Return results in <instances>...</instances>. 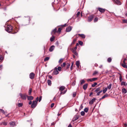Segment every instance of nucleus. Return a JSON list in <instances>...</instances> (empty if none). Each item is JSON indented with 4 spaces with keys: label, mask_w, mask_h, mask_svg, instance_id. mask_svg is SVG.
Here are the masks:
<instances>
[{
    "label": "nucleus",
    "mask_w": 127,
    "mask_h": 127,
    "mask_svg": "<svg viewBox=\"0 0 127 127\" xmlns=\"http://www.w3.org/2000/svg\"><path fill=\"white\" fill-rule=\"evenodd\" d=\"M88 84H85L83 86V88L84 90H85L87 89L88 87Z\"/></svg>",
    "instance_id": "16"
},
{
    "label": "nucleus",
    "mask_w": 127,
    "mask_h": 127,
    "mask_svg": "<svg viewBox=\"0 0 127 127\" xmlns=\"http://www.w3.org/2000/svg\"><path fill=\"white\" fill-rule=\"evenodd\" d=\"M72 52L73 53H74L75 55H76V56L78 55V54L77 53L76 51H74V50H72Z\"/></svg>",
    "instance_id": "30"
},
{
    "label": "nucleus",
    "mask_w": 127,
    "mask_h": 127,
    "mask_svg": "<svg viewBox=\"0 0 127 127\" xmlns=\"http://www.w3.org/2000/svg\"><path fill=\"white\" fill-rule=\"evenodd\" d=\"M38 100V97H37L36 99L35 100H33V101L31 105V107L32 108H34L36 106L37 101Z\"/></svg>",
    "instance_id": "2"
},
{
    "label": "nucleus",
    "mask_w": 127,
    "mask_h": 127,
    "mask_svg": "<svg viewBox=\"0 0 127 127\" xmlns=\"http://www.w3.org/2000/svg\"><path fill=\"white\" fill-rule=\"evenodd\" d=\"M32 92V88H30L29 89V91L28 92V95H31V92Z\"/></svg>",
    "instance_id": "22"
},
{
    "label": "nucleus",
    "mask_w": 127,
    "mask_h": 127,
    "mask_svg": "<svg viewBox=\"0 0 127 127\" xmlns=\"http://www.w3.org/2000/svg\"><path fill=\"white\" fill-rule=\"evenodd\" d=\"M35 75L34 74L33 72L31 73L30 75V78L32 79H33Z\"/></svg>",
    "instance_id": "11"
},
{
    "label": "nucleus",
    "mask_w": 127,
    "mask_h": 127,
    "mask_svg": "<svg viewBox=\"0 0 127 127\" xmlns=\"http://www.w3.org/2000/svg\"><path fill=\"white\" fill-rule=\"evenodd\" d=\"M121 85L126 86V82L123 81L121 83Z\"/></svg>",
    "instance_id": "41"
},
{
    "label": "nucleus",
    "mask_w": 127,
    "mask_h": 127,
    "mask_svg": "<svg viewBox=\"0 0 127 127\" xmlns=\"http://www.w3.org/2000/svg\"><path fill=\"white\" fill-rule=\"evenodd\" d=\"M64 59L61 58L60 59L59 61V63L60 64L62 63Z\"/></svg>",
    "instance_id": "32"
},
{
    "label": "nucleus",
    "mask_w": 127,
    "mask_h": 127,
    "mask_svg": "<svg viewBox=\"0 0 127 127\" xmlns=\"http://www.w3.org/2000/svg\"><path fill=\"white\" fill-rule=\"evenodd\" d=\"M122 91L123 94H125L127 93V90L125 88L122 89Z\"/></svg>",
    "instance_id": "17"
},
{
    "label": "nucleus",
    "mask_w": 127,
    "mask_h": 127,
    "mask_svg": "<svg viewBox=\"0 0 127 127\" xmlns=\"http://www.w3.org/2000/svg\"><path fill=\"white\" fill-rule=\"evenodd\" d=\"M5 30L6 31L9 33H10L12 34H14L16 33V32L14 31L13 30V29L12 27L10 25H8L5 26Z\"/></svg>",
    "instance_id": "1"
},
{
    "label": "nucleus",
    "mask_w": 127,
    "mask_h": 127,
    "mask_svg": "<svg viewBox=\"0 0 127 127\" xmlns=\"http://www.w3.org/2000/svg\"><path fill=\"white\" fill-rule=\"evenodd\" d=\"M123 23H127V20L124 19L123 20Z\"/></svg>",
    "instance_id": "54"
},
{
    "label": "nucleus",
    "mask_w": 127,
    "mask_h": 127,
    "mask_svg": "<svg viewBox=\"0 0 127 127\" xmlns=\"http://www.w3.org/2000/svg\"><path fill=\"white\" fill-rule=\"evenodd\" d=\"M109 96V95L107 94H105L101 98V99H104L106 97H108Z\"/></svg>",
    "instance_id": "20"
},
{
    "label": "nucleus",
    "mask_w": 127,
    "mask_h": 127,
    "mask_svg": "<svg viewBox=\"0 0 127 127\" xmlns=\"http://www.w3.org/2000/svg\"><path fill=\"white\" fill-rule=\"evenodd\" d=\"M88 108H85L84 109V112H87L88 111Z\"/></svg>",
    "instance_id": "36"
},
{
    "label": "nucleus",
    "mask_w": 127,
    "mask_h": 127,
    "mask_svg": "<svg viewBox=\"0 0 127 127\" xmlns=\"http://www.w3.org/2000/svg\"><path fill=\"white\" fill-rule=\"evenodd\" d=\"M55 39V37L52 36L50 38V40L52 42Z\"/></svg>",
    "instance_id": "24"
},
{
    "label": "nucleus",
    "mask_w": 127,
    "mask_h": 127,
    "mask_svg": "<svg viewBox=\"0 0 127 127\" xmlns=\"http://www.w3.org/2000/svg\"><path fill=\"white\" fill-rule=\"evenodd\" d=\"M107 61L109 63H110L112 61V59L111 57L108 58L107 60Z\"/></svg>",
    "instance_id": "33"
},
{
    "label": "nucleus",
    "mask_w": 127,
    "mask_h": 127,
    "mask_svg": "<svg viewBox=\"0 0 127 127\" xmlns=\"http://www.w3.org/2000/svg\"><path fill=\"white\" fill-rule=\"evenodd\" d=\"M67 25H66V24H65L64 25H61V26L62 27H60L59 28L58 31H57V32H60L61 31L62 29V28H64Z\"/></svg>",
    "instance_id": "4"
},
{
    "label": "nucleus",
    "mask_w": 127,
    "mask_h": 127,
    "mask_svg": "<svg viewBox=\"0 0 127 127\" xmlns=\"http://www.w3.org/2000/svg\"><path fill=\"white\" fill-rule=\"evenodd\" d=\"M79 44L81 45H82L83 44V43L81 41H79Z\"/></svg>",
    "instance_id": "49"
},
{
    "label": "nucleus",
    "mask_w": 127,
    "mask_h": 127,
    "mask_svg": "<svg viewBox=\"0 0 127 127\" xmlns=\"http://www.w3.org/2000/svg\"><path fill=\"white\" fill-rule=\"evenodd\" d=\"M54 105V103H52L51 105V108H52L53 107Z\"/></svg>",
    "instance_id": "60"
},
{
    "label": "nucleus",
    "mask_w": 127,
    "mask_h": 127,
    "mask_svg": "<svg viewBox=\"0 0 127 127\" xmlns=\"http://www.w3.org/2000/svg\"><path fill=\"white\" fill-rule=\"evenodd\" d=\"M70 63L67 64V67L66 68V69H67L69 68L70 66Z\"/></svg>",
    "instance_id": "44"
},
{
    "label": "nucleus",
    "mask_w": 127,
    "mask_h": 127,
    "mask_svg": "<svg viewBox=\"0 0 127 127\" xmlns=\"http://www.w3.org/2000/svg\"><path fill=\"white\" fill-rule=\"evenodd\" d=\"M57 29L56 28H55L53 30L51 33V34L53 35L55 34L56 32H57Z\"/></svg>",
    "instance_id": "12"
},
{
    "label": "nucleus",
    "mask_w": 127,
    "mask_h": 127,
    "mask_svg": "<svg viewBox=\"0 0 127 127\" xmlns=\"http://www.w3.org/2000/svg\"><path fill=\"white\" fill-rule=\"evenodd\" d=\"M94 16V15H90L88 18V21L89 22H90L92 21Z\"/></svg>",
    "instance_id": "5"
},
{
    "label": "nucleus",
    "mask_w": 127,
    "mask_h": 127,
    "mask_svg": "<svg viewBox=\"0 0 127 127\" xmlns=\"http://www.w3.org/2000/svg\"><path fill=\"white\" fill-rule=\"evenodd\" d=\"M95 100L96 99L95 98H94L93 99L91 100L89 102V104H93L94 102L95 101Z\"/></svg>",
    "instance_id": "14"
},
{
    "label": "nucleus",
    "mask_w": 127,
    "mask_h": 127,
    "mask_svg": "<svg viewBox=\"0 0 127 127\" xmlns=\"http://www.w3.org/2000/svg\"><path fill=\"white\" fill-rule=\"evenodd\" d=\"M76 95V92H74L73 93V97H75Z\"/></svg>",
    "instance_id": "51"
},
{
    "label": "nucleus",
    "mask_w": 127,
    "mask_h": 127,
    "mask_svg": "<svg viewBox=\"0 0 127 127\" xmlns=\"http://www.w3.org/2000/svg\"><path fill=\"white\" fill-rule=\"evenodd\" d=\"M98 20V18L97 17H96L94 19V22H96Z\"/></svg>",
    "instance_id": "45"
},
{
    "label": "nucleus",
    "mask_w": 127,
    "mask_h": 127,
    "mask_svg": "<svg viewBox=\"0 0 127 127\" xmlns=\"http://www.w3.org/2000/svg\"><path fill=\"white\" fill-rule=\"evenodd\" d=\"M3 58L2 55H0V62H1L3 60Z\"/></svg>",
    "instance_id": "40"
},
{
    "label": "nucleus",
    "mask_w": 127,
    "mask_h": 127,
    "mask_svg": "<svg viewBox=\"0 0 127 127\" xmlns=\"http://www.w3.org/2000/svg\"><path fill=\"white\" fill-rule=\"evenodd\" d=\"M98 73V72L96 71H95L93 74V75H94L97 74Z\"/></svg>",
    "instance_id": "48"
},
{
    "label": "nucleus",
    "mask_w": 127,
    "mask_h": 127,
    "mask_svg": "<svg viewBox=\"0 0 127 127\" xmlns=\"http://www.w3.org/2000/svg\"><path fill=\"white\" fill-rule=\"evenodd\" d=\"M55 46L54 45L51 46L50 48L49 51L50 52H52L54 49L55 48Z\"/></svg>",
    "instance_id": "13"
},
{
    "label": "nucleus",
    "mask_w": 127,
    "mask_h": 127,
    "mask_svg": "<svg viewBox=\"0 0 127 127\" xmlns=\"http://www.w3.org/2000/svg\"><path fill=\"white\" fill-rule=\"evenodd\" d=\"M100 89V88L98 87L97 88L95 91L94 92H97L99 91Z\"/></svg>",
    "instance_id": "28"
},
{
    "label": "nucleus",
    "mask_w": 127,
    "mask_h": 127,
    "mask_svg": "<svg viewBox=\"0 0 127 127\" xmlns=\"http://www.w3.org/2000/svg\"><path fill=\"white\" fill-rule=\"evenodd\" d=\"M80 14V12H78L76 15V16L78 17L79 16V15Z\"/></svg>",
    "instance_id": "58"
},
{
    "label": "nucleus",
    "mask_w": 127,
    "mask_h": 127,
    "mask_svg": "<svg viewBox=\"0 0 127 127\" xmlns=\"http://www.w3.org/2000/svg\"><path fill=\"white\" fill-rule=\"evenodd\" d=\"M47 83L48 85H50L51 84V81L50 80H47Z\"/></svg>",
    "instance_id": "31"
},
{
    "label": "nucleus",
    "mask_w": 127,
    "mask_h": 127,
    "mask_svg": "<svg viewBox=\"0 0 127 127\" xmlns=\"http://www.w3.org/2000/svg\"><path fill=\"white\" fill-rule=\"evenodd\" d=\"M68 127H72L71 124H70L68 125Z\"/></svg>",
    "instance_id": "64"
},
{
    "label": "nucleus",
    "mask_w": 127,
    "mask_h": 127,
    "mask_svg": "<svg viewBox=\"0 0 127 127\" xmlns=\"http://www.w3.org/2000/svg\"><path fill=\"white\" fill-rule=\"evenodd\" d=\"M92 79V82L93 81H95L97 79V78H94Z\"/></svg>",
    "instance_id": "43"
},
{
    "label": "nucleus",
    "mask_w": 127,
    "mask_h": 127,
    "mask_svg": "<svg viewBox=\"0 0 127 127\" xmlns=\"http://www.w3.org/2000/svg\"><path fill=\"white\" fill-rule=\"evenodd\" d=\"M23 105V104L22 103H20L18 104V106L19 107H21Z\"/></svg>",
    "instance_id": "39"
},
{
    "label": "nucleus",
    "mask_w": 127,
    "mask_h": 127,
    "mask_svg": "<svg viewBox=\"0 0 127 127\" xmlns=\"http://www.w3.org/2000/svg\"><path fill=\"white\" fill-rule=\"evenodd\" d=\"M85 82V81L84 80H82L80 81V85H82Z\"/></svg>",
    "instance_id": "27"
},
{
    "label": "nucleus",
    "mask_w": 127,
    "mask_h": 127,
    "mask_svg": "<svg viewBox=\"0 0 127 127\" xmlns=\"http://www.w3.org/2000/svg\"><path fill=\"white\" fill-rule=\"evenodd\" d=\"M3 125L6 126L7 125V123L5 122H4L3 123Z\"/></svg>",
    "instance_id": "61"
},
{
    "label": "nucleus",
    "mask_w": 127,
    "mask_h": 127,
    "mask_svg": "<svg viewBox=\"0 0 127 127\" xmlns=\"http://www.w3.org/2000/svg\"><path fill=\"white\" fill-rule=\"evenodd\" d=\"M0 112H2L3 113H5L4 111L1 109H0Z\"/></svg>",
    "instance_id": "59"
},
{
    "label": "nucleus",
    "mask_w": 127,
    "mask_h": 127,
    "mask_svg": "<svg viewBox=\"0 0 127 127\" xmlns=\"http://www.w3.org/2000/svg\"><path fill=\"white\" fill-rule=\"evenodd\" d=\"M76 64L77 66L78 67L80 65L79 61H77L76 62Z\"/></svg>",
    "instance_id": "25"
},
{
    "label": "nucleus",
    "mask_w": 127,
    "mask_h": 127,
    "mask_svg": "<svg viewBox=\"0 0 127 127\" xmlns=\"http://www.w3.org/2000/svg\"><path fill=\"white\" fill-rule=\"evenodd\" d=\"M122 66L123 67H124L125 68H127V66L126 65V64L125 63H122Z\"/></svg>",
    "instance_id": "23"
},
{
    "label": "nucleus",
    "mask_w": 127,
    "mask_h": 127,
    "mask_svg": "<svg viewBox=\"0 0 127 127\" xmlns=\"http://www.w3.org/2000/svg\"><path fill=\"white\" fill-rule=\"evenodd\" d=\"M66 90L64 91L63 92L61 91V93H60V95H61L62 94H65L66 93Z\"/></svg>",
    "instance_id": "46"
},
{
    "label": "nucleus",
    "mask_w": 127,
    "mask_h": 127,
    "mask_svg": "<svg viewBox=\"0 0 127 127\" xmlns=\"http://www.w3.org/2000/svg\"><path fill=\"white\" fill-rule=\"evenodd\" d=\"M114 2H115L117 4L120 5L121 4V3L119 0H113Z\"/></svg>",
    "instance_id": "6"
},
{
    "label": "nucleus",
    "mask_w": 127,
    "mask_h": 127,
    "mask_svg": "<svg viewBox=\"0 0 127 127\" xmlns=\"http://www.w3.org/2000/svg\"><path fill=\"white\" fill-rule=\"evenodd\" d=\"M85 112L83 111H82L81 112V114L82 116H84L85 115Z\"/></svg>",
    "instance_id": "42"
},
{
    "label": "nucleus",
    "mask_w": 127,
    "mask_h": 127,
    "mask_svg": "<svg viewBox=\"0 0 127 127\" xmlns=\"http://www.w3.org/2000/svg\"><path fill=\"white\" fill-rule=\"evenodd\" d=\"M87 81L88 82L90 81V82H92V79H87Z\"/></svg>",
    "instance_id": "57"
},
{
    "label": "nucleus",
    "mask_w": 127,
    "mask_h": 127,
    "mask_svg": "<svg viewBox=\"0 0 127 127\" xmlns=\"http://www.w3.org/2000/svg\"><path fill=\"white\" fill-rule=\"evenodd\" d=\"M78 35L81 37L82 38H85V35L83 34H78Z\"/></svg>",
    "instance_id": "21"
},
{
    "label": "nucleus",
    "mask_w": 127,
    "mask_h": 127,
    "mask_svg": "<svg viewBox=\"0 0 127 127\" xmlns=\"http://www.w3.org/2000/svg\"><path fill=\"white\" fill-rule=\"evenodd\" d=\"M27 98L28 100H32L33 99V97L32 96H28L27 95Z\"/></svg>",
    "instance_id": "15"
},
{
    "label": "nucleus",
    "mask_w": 127,
    "mask_h": 127,
    "mask_svg": "<svg viewBox=\"0 0 127 127\" xmlns=\"http://www.w3.org/2000/svg\"><path fill=\"white\" fill-rule=\"evenodd\" d=\"M79 118V116L78 115H75L73 118V119L72 121L74 122L78 119Z\"/></svg>",
    "instance_id": "9"
},
{
    "label": "nucleus",
    "mask_w": 127,
    "mask_h": 127,
    "mask_svg": "<svg viewBox=\"0 0 127 127\" xmlns=\"http://www.w3.org/2000/svg\"><path fill=\"white\" fill-rule=\"evenodd\" d=\"M49 58L48 57H46L44 59V61L45 62H46L47 61L49 60Z\"/></svg>",
    "instance_id": "35"
},
{
    "label": "nucleus",
    "mask_w": 127,
    "mask_h": 127,
    "mask_svg": "<svg viewBox=\"0 0 127 127\" xmlns=\"http://www.w3.org/2000/svg\"><path fill=\"white\" fill-rule=\"evenodd\" d=\"M20 96L21 98L23 100H26L27 96V95L26 94H22L20 93Z\"/></svg>",
    "instance_id": "3"
},
{
    "label": "nucleus",
    "mask_w": 127,
    "mask_h": 127,
    "mask_svg": "<svg viewBox=\"0 0 127 127\" xmlns=\"http://www.w3.org/2000/svg\"><path fill=\"white\" fill-rule=\"evenodd\" d=\"M76 40H77L76 39H74L73 40V41L72 42V43L71 44L73 45L74 44H75V42L76 41Z\"/></svg>",
    "instance_id": "34"
},
{
    "label": "nucleus",
    "mask_w": 127,
    "mask_h": 127,
    "mask_svg": "<svg viewBox=\"0 0 127 127\" xmlns=\"http://www.w3.org/2000/svg\"><path fill=\"white\" fill-rule=\"evenodd\" d=\"M65 65H66V63H65L64 62L61 65V66L62 67H64L65 66Z\"/></svg>",
    "instance_id": "50"
},
{
    "label": "nucleus",
    "mask_w": 127,
    "mask_h": 127,
    "mask_svg": "<svg viewBox=\"0 0 127 127\" xmlns=\"http://www.w3.org/2000/svg\"><path fill=\"white\" fill-rule=\"evenodd\" d=\"M10 125L12 126H14L15 125V123L13 122H11L10 123Z\"/></svg>",
    "instance_id": "19"
},
{
    "label": "nucleus",
    "mask_w": 127,
    "mask_h": 127,
    "mask_svg": "<svg viewBox=\"0 0 127 127\" xmlns=\"http://www.w3.org/2000/svg\"><path fill=\"white\" fill-rule=\"evenodd\" d=\"M112 86V84L111 83L109 84V85L106 88H107V89L108 88L109 89H111Z\"/></svg>",
    "instance_id": "26"
},
{
    "label": "nucleus",
    "mask_w": 127,
    "mask_h": 127,
    "mask_svg": "<svg viewBox=\"0 0 127 127\" xmlns=\"http://www.w3.org/2000/svg\"><path fill=\"white\" fill-rule=\"evenodd\" d=\"M56 44L57 45V46H58L59 45V44L58 42V41H57V42L56 43Z\"/></svg>",
    "instance_id": "63"
},
{
    "label": "nucleus",
    "mask_w": 127,
    "mask_h": 127,
    "mask_svg": "<svg viewBox=\"0 0 127 127\" xmlns=\"http://www.w3.org/2000/svg\"><path fill=\"white\" fill-rule=\"evenodd\" d=\"M42 98V96H40L39 99V102H40V101L41 100Z\"/></svg>",
    "instance_id": "56"
},
{
    "label": "nucleus",
    "mask_w": 127,
    "mask_h": 127,
    "mask_svg": "<svg viewBox=\"0 0 127 127\" xmlns=\"http://www.w3.org/2000/svg\"><path fill=\"white\" fill-rule=\"evenodd\" d=\"M107 88H105L103 90V92L104 94H105L106 92L107 91Z\"/></svg>",
    "instance_id": "29"
},
{
    "label": "nucleus",
    "mask_w": 127,
    "mask_h": 127,
    "mask_svg": "<svg viewBox=\"0 0 127 127\" xmlns=\"http://www.w3.org/2000/svg\"><path fill=\"white\" fill-rule=\"evenodd\" d=\"M72 28V27L71 26H69L66 29V31L67 32H70Z\"/></svg>",
    "instance_id": "10"
},
{
    "label": "nucleus",
    "mask_w": 127,
    "mask_h": 127,
    "mask_svg": "<svg viewBox=\"0 0 127 127\" xmlns=\"http://www.w3.org/2000/svg\"><path fill=\"white\" fill-rule=\"evenodd\" d=\"M102 92V90H101L99 92H98L96 94V95L97 96L99 95Z\"/></svg>",
    "instance_id": "47"
},
{
    "label": "nucleus",
    "mask_w": 127,
    "mask_h": 127,
    "mask_svg": "<svg viewBox=\"0 0 127 127\" xmlns=\"http://www.w3.org/2000/svg\"><path fill=\"white\" fill-rule=\"evenodd\" d=\"M77 49V47L76 46H75L72 49V50H74V51H76V50Z\"/></svg>",
    "instance_id": "52"
},
{
    "label": "nucleus",
    "mask_w": 127,
    "mask_h": 127,
    "mask_svg": "<svg viewBox=\"0 0 127 127\" xmlns=\"http://www.w3.org/2000/svg\"><path fill=\"white\" fill-rule=\"evenodd\" d=\"M119 80L120 82H122V76L121 74H120Z\"/></svg>",
    "instance_id": "37"
},
{
    "label": "nucleus",
    "mask_w": 127,
    "mask_h": 127,
    "mask_svg": "<svg viewBox=\"0 0 127 127\" xmlns=\"http://www.w3.org/2000/svg\"><path fill=\"white\" fill-rule=\"evenodd\" d=\"M61 69H62V68H61V67L60 66H59L58 68V70L59 71H61Z\"/></svg>",
    "instance_id": "53"
},
{
    "label": "nucleus",
    "mask_w": 127,
    "mask_h": 127,
    "mask_svg": "<svg viewBox=\"0 0 127 127\" xmlns=\"http://www.w3.org/2000/svg\"><path fill=\"white\" fill-rule=\"evenodd\" d=\"M76 84V81H74L72 83V85L73 86H74Z\"/></svg>",
    "instance_id": "55"
},
{
    "label": "nucleus",
    "mask_w": 127,
    "mask_h": 127,
    "mask_svg": "<svg viewBox=\"0 0 127 127\" xmlns=\"http://www.w3.org/2000/svg\"><path fill=\"white\" fill-rule=\"evenodd\" d=\"M124 125L125 127H126L127 126V124L126 123L124 124Z\"/></svg>",
    "instance_id": "62"
},
{
    "label": "nucleus",
    "mask_w": 127,
    "mask_h": 127,
    "mask_svg": "<svg viewBox=\"0 0 127 127\" xmlns=\"http://www.w3.org/2000/svg\"><path fill=\"white\" fill-rule=\"evenodd\" d=\"M59 73L58 71L57 70V68L56 67L55 68L52 74L54 75H57Z\"/></svg>",
    "instance_id": "7"
},
{
    "label": "nucleus",
    "mask_w": 127,
    "mask_h": 127,
    "mask_svg": "<svg viewBox=\"0 0 127 127\" xmlns=\"http://www.w3.org/2000/svg\"><path fill=\"white\" fill-rule=\"evenodd\" d=\"M97 84V83L96 82H95L94 84H93L92 85V87H94Z\"/></svg>",
    "instance_id": "38"
},
{
    "label": "nucleus",
    "mask_w": 127,
    "mask_h": 127,
    "mask_svg": "<svg viewBox=\"0 0 127 127\" xmlns=\"http://www.w3.org/2000/svg\"><path fill=\"white\" fill-rule=\"evenodd\" d=\"M65 88V87L64 86H62L60 88L59 90L61 91H62L64 90Z\"/></svg>",
    "instance_id": "18"
},
{
    "label": "nucleus",
    "mask_w": 127,
    "mask_h": 127,
    "mask_svg": "<svg viewBox=\"0 0 127 127\" xmlns=\"http://www.w3.org/2000/svg\"><path fill=\"white\" fill-rule=\"evenodd\" d=\"M97 9L98 10L102 13H104L105 10V9L100 8H98Z\"/></svg>",
    "instance_id": "8"
}]
</instances>
